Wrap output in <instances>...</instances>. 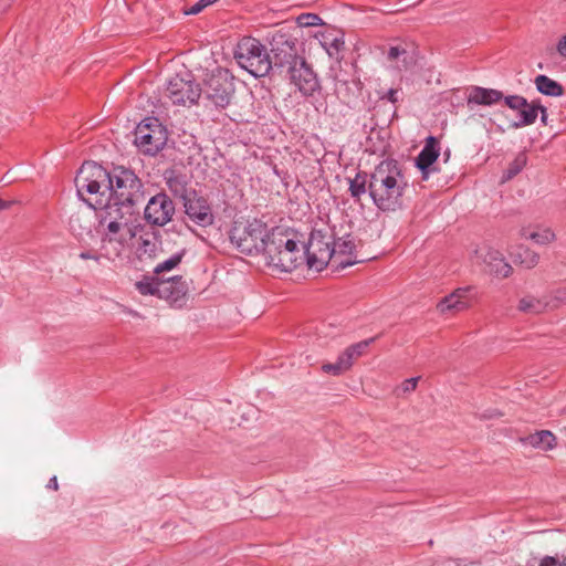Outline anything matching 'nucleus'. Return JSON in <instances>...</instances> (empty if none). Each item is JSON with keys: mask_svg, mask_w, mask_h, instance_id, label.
Wrapping results in <instances>:
<instances>
[{"mask_svg": "<svg viewBox=\"0 0 566 566\" xmlns=\"http://www.w3.org/2000/svg\"><path fill=\"white\" fill-rule=\"evenodd\" d=\"M80 198L84 192L94 196L92 200L104 199L107 206L134 211L144 200L143 182L137 175L125 167H114L112 171L94 161L84 163L75 177Z\"/></svg>", "mask_w": 566, "mask_h": 566, "instance_id": "nucleus-1", "label": "nucleus"}, {"mask_svg": "<svg viewBox=\"0 0 566 566\" xmlns=\"http://www.w3.org/2000/svg\"><path fill=\"white\" fill-rule=\"evenodd\" d=\"M408 188L401 165L395 159L380 161L371 171L369 197L381 211H396L403 207Z\"/></svg>", "mask_w": 566, "mask_h": 566, "instance_id": "nucleus-2", "label": "nucleus"}, {"mask_svg": "<svg viewBox=\"0 0 566 566\" xmlns=\"http://www.w3.org/2000/svg\"><path fill=\"white\" fill-rule=\"evenodd\" d=\"M263 253L270 266L291 272L304 263L296 232L289 228H272L265 239Z\"/></svg>", "mask_w": 566, "mask_h": 566, "instance_id": "nucleus-3", "label": "nucleus"}, {"mask_svg": "<svg viewBox=\"0 0 566 566\" xmlns=\"http://www.w3.org/2000/svg\"><path fill=\"white\" fill-rule=\"evenodd\" d=\"M234 59L240 67L254 77L268 75L272 70L270 53L265 45L251 36L242 38L234 50Z\"/></svg>", "mask_w": 566, "mask_h": 566, "instance_id": "nucleus-4", "label": "nucleus"}, {"mask_svg": "<svg viewBox=\"0 0 566 566\" xmlns=\"http://www.w3.org/2000/svg\"><path fill=\"white\" fill-rule=\"evenodd\" d=\"M334 231L315 229L311 232L308 242L300 247L304 253V262L310 269L322 271L334 256Z\"/></svg>", "mask_w": 566, "mask_h": 566, "instance_id": "nucleus-5", "label": "nucleus"}, {"mask_svg": "<svg viewBox=\"0 0 566 566\" xmlns=\"http://www.w3.org/2000/svg\"><path fill=\"white\" fill-rule=\"evenodd\" d=\"M270 62L273 72L284 73L303 56L297 51V39L289 32L276 31L270 40Z\"/></svg>", "mask_w": 566, "mask_h": 566, "instance_id": "nucleus-6", "label": "nucleus"}, {"mask_svg": "<svg viewBox=\"0 0 566 566\" xmlns=\"http://www.w3.org/2000/svg\"><path fill=\"white\" fill-rule=\"evenodd\" d=\"M168 133L157 118H146L138 124L135 144L146 155L155 156L167 144Z\"/></svg>", "mask_w": 566, "mask_h": 566, "instance_id": "nucleus-7", "label": "nucleus"}, {"mask_svg": "<svg viewBox=\"0 0 566 566\" xmlns=\"http://www.w3.org/2000/svg\"><path fill=\"white\" fill-rule=\"evenodd\" d=\"M201 87L191 74L171 77L166 86V96L174 105L191 106L197 104L201 96Z\"/></svg>", "mask_w": 566, "mask_h": 566, "instance_id": "nucleus-8", "label": "nucleus"}, {"mask_svg": "<svg viewBox=\"0 0 566 566\" xmlns=\"http://www.w3.org/2000/svg\"><path fill=\"white\" fill-rule=\"evenodd\" d=\"M235 85L227 71L213 73L206 82L205 97L217 108H226L233 98Z\"/></svg>", "mask_w": 566, "mask_h": 566, "instance_id": "nucleus-9", "label": "nucleus"}, {"mask_svg": "<svg viewBox=\"0 0 566 566\" xmlns=\"http://www.w3.org/2000/svg\"><path fill=\"white\" fill-rule=\"evenodd\" d=\"M268 233L266 224L254 219L244 227L241 233L233 232L231 241L242 253L253 254L254 252H263Z\"/></svg>", "mask_w": 566, "mask_h": 566, "instance_id": "nucleus-10", "label": "nucleus"}, {"mask_svg": "<svg viewBox=\"0 0 566 566\" xmlns=\"http://www.w3.org/2000/svg\"><path fill=\"white\" fill-rule=\"evenodd\" d=\"M82 200L93 208L94 211H98L96 217L98 218L99 223L106 224L107 232L105 234H109L112 237H116L124 227H127V219L125 217L130 216L134 212L123 208L107 206V203H104V199L90 200L83 198Z\"/></svg>", "mask_w": 566, "mask_h": 566, "instance_id": "nucleus-11", "label": "nucleus"}, {"mask_svg": "<svg viewBox=\"0 0 566 566\" xmlns=\"http://www.w3.org/2000/svg\"><path fill=\"white\" fill-rule=\"evenodd\" d=\"M175 212L176 207L172 199L161 191L148 200L144 209V219L153 227H165L172 220Z\"/></svg>", "mask_w": 566, "mask_h": 566, "instance_id": "nucleus-12", "label": "nucleus"}, {"mask_svg": "<svg viewBox=\"0 0 566 566\" xmlns=\"http://www.w3.org/2000/svg\"><path fill=\"white\" fill-rule=\"evenodd\" d=\"M284 73H286L291 83L294 84L305 97L313 96L321 90L316 73L304 57L297 61L295 65L290 66Z\"/></svg>", "mask_w": 566, "mask_h": 566, "instance_id": "nucleus-13", "label": "nucleus"}, {"mask_svg": "<svg viewBox=\"0 0 566 566\" xmlns=\"http://www.w3.org/2000/svg\"><path fill=\"white\" fill-rule=\"evenodd\" d=\"M182 203L187 218L195 224L206 228L213 223L214 216L211 205L197 191L192 192Z\"/></svg>", "mask_w": 566, "mask_h": 566, "instance_id": "nucleus-14", "label": "nucleus"}, {"mask_svg": "<svg viewBox=\"0 0 566 566\" xmlns=\"http://www.w3.org/2000/svg\"><path fill=\"white\" fill-rule=\"evenodd\" d=\"M504 104L509 108L517 111L518 120L511 124L513 128L530 126L535 123L538 116L537 99L528 103L527 99L521 95H507L504 97Z\"/></svg>", "mask_w": 566, "mask_h": 566, "instance_id": "nucleus-15", "label": "nucleus"}, {"mask_svg": "<svg viewBox=\"0 0 566 566\" xmlns=\"http://www.w3.org/2000/svg\"><path fill=\"white\" fill-rule=\"evenodd\" d=\"M474 252L478 260L484 264V271L488 273L497 277H507L512 273V266L505 261L500 251L489 247H481Z\"/></svg>", "mask_w": 566, "mask_h": 566, "instance_id": "nucleus-16", "label": "nucleus"}, {"mask_svg": "<svg viewBox=\"0 0 566 566\" xmlns=\"http://www.w3.org/2000/svg\"><path fill=\"white\" fill-rule=\"evenodd\" d=\"M440 155L439 140L429 136L421 151L416 157V167L421 171L422 180H428L430 175L437 171L434 163Z\"/></svg>", "mask_w": 566, "mask_h": 566, "instance_id": "nucleus-17", "label": "nucleus"}, {"mask_svg": "<svg viewBox=\"0 0 566 566\" xmlns=\"http://www.w3.org/2000/svg\"><path fill=\"white\" fill-rule=\"evenodd\" d=\"M558 302H566V290H557L554 300L526 295L520 300L517 308L525 314H541L548 308L556 307Z\"/></svg>", "mask_w": 566, "mask_h": 566, "instance_id": "nucleus-18", "label": "nucleus"}, {"mask_svg": "<svg viewBox=\"0 0 566 566\" xmlns=\"http://www.w3.org/2000/svg\"><path fill=\"white\" fill-rule=\"evenodd\" d=\"M164 179L167 188L176 198H180L182 202L195 192V189L188 188L189 178L186 174L176 170L167 169L164 172Z\"/></svg>", "mask_w": 566, "mask_h": 566, "instance_id": "nucleus-19", "label": "nucleus"}, {"mask_svg": "<svg viewBox=\"0 0 566 566\" xmlns=\"http://www.w3.org/2000/svg\"><path fill=\"white\" fill-rule=\"evenodd\" d=\"M471 291H472L471 286L455 290L453 293L443 297L438 303V310L441 313H448V312H460V311L468 308L471 303V298L469 296Z\"/></svg>", "mask_w": 566, "mask_h": 566, "instance_id": "nucleus-20", "label": "nucleus"}, {"mask_svg": "<svg viewBox=\"0 0 566 566\" xmlns=\"http://www.w3.org/2000/svg\"><path fill=\"white\" fill-rule=\"evenodd\" d=\"M387 59L395 63V67L399 71L410 70L417 63L415 51L409 50L406 45L390 46Z\"/></svg>", "mask_w": 566, "mask_h": 566, "instance_id": "nucleus-21", "label": "nucleus"}, {"mask_svg": "<svg viewBox=\"0 0 566 566\" xmlns=\"http://www.w3.org/2000/svg\"><path fill=\"white\" fill-rule=\"evenodd\" d=\"M98 211L88 206L86 210H77L70 217V229L76 237L88 234L92 231L93 218Z\"/></svg>", "mask_w": 566, "mask_h": 566, "instance_id": "nucleus-22", "label": "nucleus"}, {"mask_svg": "<svg viewBox=\"0 0 566 566\" xmlns=\"http://www.w3.org/2000/svg\"><path fill=\"white\" fill-rule=\"evenodd\" d=\"M333 249H334V255H336V254L348 255L350 258L347 261L339 262V265L342 268H347V266H350L358 262L356 260V253H355V250H356L355 239L352 234H345L344 237L338 238V239H336L334 237Z\"/></svg>", "mask_w": 566, "mask_h": 566, "instance_id": "nucleus-23", "label": "nucleus"}, {"mask_svg": "<svg viewBox=\"0 0 566 566\" xmlns=\"http://www.w3.org/2000/svg\"><path fill=\"white\" fill-rule=\"evenodd\" d=\"M503 97V93L501 91L494 88H484L480 86L472 87L469 97L468 104H476V105H493L500 102Z\"/></svg>", "mask_w": 566, "mask_h": 566, "instance_id": "nucleus-24", "label": "nucleus"}, {"mask_svg": "<svg viewBox=\"0 0 566 566\" xmlns=\"http://www.w3.org/2000/svg\"><path fill=\"white\" fill-rule=\"evenodd\" d=\"M524 444L544 451L553 450L557 444L556 436L549 430H538L521 439Z\"/></svg>", "mask_w": 566, "mask_h": 566, "instance_id": "nucleus-25", "label": "nucleus"}, {"mask_svg": "<svg viewBox=\"0 0 566 566\" xmlns=\"http://www.w3.org/2000/svg\"><path fill=\"white\" fill-rule=\"evenodd\" d=\"M371 179V172L359 170L354 178H348V191L354 202L360 203L361 198L367 192L369 193V185Z\"/></svg>", "mask_w": 566, "mask_h": 566, "instance_id": "nucleus-26", "label": "nucleus"}, {"mask_svg": "<svg viewBox=\"0 0 566 566\" xmlns=\"http://www.w3.org/2000/svg\"><path fill=\"white\" fill-rule=\"evenodd\" d=\"M124 238L112 237L109 234H103L101 240V255L102 259L114 261L122 255L124 250Z\"/></svg>", "mask_w": 566, "mask_h": 566, "instance_id": "nucleus-27", "label": "nucleus"}, {"mask_svg": "<svg viewBox=\"0 0 566 566\" xmlns=\"http://www.w3.org/2000/svg\"><path fill=\"white\" fill-rule=\"evenodd\" d=\"M136 290L143 295H157L161 297V293L167 292L169 283H161L158 277L145 276L143 280L136 282Z\"/></svg>", "mask_w": 566, "mask_h": 566, "instance_id": "nucleus-28", "label": "nucleus"}, {"mask_svg": "<svg viewBox=\"0 0 566 566\" xmlns=\"http://www.w3.org/2000/svg\"><path fill=\"white\" fill-rule=\"evenodd\" d=\"M161 283H169L170 285L167 286L166 293H161V298L177 302L187 293V284L181 276L176 275L167 280H161Z\"/></svg>", "mask_w": 566, "mask_h": 566, "instance_id": "nucleus-29", "label": "nucleus"}, {"mask_svg": "<svg viewBox=\"0 0 566 566\" xmlns=\"http://www.w3.org/2000/svg\"><path fill=\"white\" fill-rule=\"evenodd\" d=\"M375 339H376V337H371V338L358 342L356 344H353V345L348 346L340 354V357L344 360V363L346 364L348 369L352 368V366L356 359L361 357L367 352V348L369 347V345L371 343H374Z\"/></svg>", "mask_w": 566, "mask_h": 566, "instance_id": "nucleus-30", "label": "nucleus"}, {"mask_svg": "<svg viewBox=\"0 0 566 566\" xmlns=\"http://www.w3.org/2000/svg\"><path fill=\"white\" fill-rule=\"evenodd\" d=\"M535 85L539 93L547 96H560L564 92L563 86L546 75H537Z\"/></svg>", "mask_w": 566, "mask_h": 566, "instance_id": "nucleus-31", "label": "nucleus"}, {"mask_svg": "<svg viewBox=\"0 0 566 566\" xmlns=\"http://www.w3.org/2000/svg\"><path fill=\"white\" fill-rule=\"evenodd\" d=\"M140 242L137 248L139 258L148 256L153 258L156 254L158 248V238L155 232L145 233L139 238Z\"/></svg>", "mask_w": 566, "mask_h": 566, "instance_id": "nucleus-32", "label": "nucleus"}, {"mask_svg": "<svg viewBox=\"0 0 566 566\" xmlns=\"http://www.w3.org/2000/svg\"><path fill=\"white\" fill-rule=\"evenodd\" d=\"M515 261L526 269H533L539 261V255L526 247H518L514 253Z\"/></svg>", "mask_w": 566, "mask_h": 566, "instance_id": "nucleus-33", "label": "nucleus"}, {"mask_svg": "<svg viewBox=\"0 0 566 566\" xmlns=\"http://www.w3.org/2000/svg\"><path fill=\"white\" fill-rule=\"evenodd\" d=\"M527 157L524 153H520L512 163H510L507 169L502 176V182H506L517 176L523 168L526 166Z\"/></svg>", "mask_w": 566, "mask_h": 566, "instance_id": "nucleus-34", "label": "nucleus"}, {"mask_svg": "<svg viewBox=\"0 0 566 566\" xmlns=\"http://www.w3.org/2000/svg\"><path fill=\"white\" fill-rule=\"evenodd\" d=\"M360 90V82L353 78L350 81L336 78L335 80V92L338 96L348 97L350 94H355V91Z\"/></svg>", "mask_w": 566, "mask_h": 566, "instance_id": "nucleus-35", "label": "nucleus"}, {"mask_svg": "<svg viewBox=\"0 0 566 566\" xmlns=\"http://www.w3.org/2000/svg\"><path fill=\"white\" fill-rule=\"evenodd\" d=\"M321 44L329 57L338 59V54L344 48L345 42L342 36H324Z\"/></svg>", "mask_w": 566, "mask_h": 566, "instance_id": "nucleus-36", "label": "nucleus"}, {"mask_svg": "<svg viewBox=\"0 0 566 566\" xmlns=\"http://www.w3.org/2000/svg\"><path fill=\"white\" fill-rule=\"evenodd\" d=\"M185 254H186V250L185 249H182L181 251L172 254L169 259L158 263L155 266V269H154V273L156 275H159V274H161V273H164L166 271H170V270L177 268L180 264V262H181L182 258L185 256Z\"/></svg>", "mask_w": 566, "mask_h": 566, "instance_id": "nucleus-37", "label": "nucleus"}, {"mask_svg": "<svg viewBox=\"0 0 566 566\" xmlns=\"http://www.w3.org/2000/svg\"><path fill=\"white\" fill-rule=\"evenodd\" d=\"M522 235L525 239L533 240L537 244H546L555 238L554 232L549 229H544L542 231H530L528 229H523Z\"/></svg>", "mask_w": 566, "mask_h": 566, "instance_id": "nucleus-38", "label": "nucleus"}, {"mask_svg": "<svg viewBox=\"0 0 566 566\" xmlns=\"http://www.w3.org/2000/svg\"><path fill=\"white\" fill-rule=\"evenodd\" d=\"M322 370L326 374H331L333 376H339L345 371L349 370L342 359L340 355L338 356L335 363H326L322 365Z\"/></svg>", "mask_w": 566, "mask_h": 566, "instance_id": "nucleus-39", "label": "nucleus"}, {"mask_svg": "<svg viewBox=\"0 0 566 566\" xmlns=\"http://www.w3.org/2000/svg\"><path fill=\"white\" fill-rule=\"evenodd\" d=\"M297 24L300 27H316L322 25L323 20L315 13H302L297 17Z\"/></svg>", "mask_w": 566, "mask_h": 566, "instance_id": "nucleus-40", "label": "nucleus"}, {"mask_svg": "<svg viewBox=\"0 0 566 566\" xmlns=\"http://www.w3.org/2000/svg\"><path fill=\"white\" fill-rule=\"evenodd\" d=\"M218 0H198L195 4L184 10L187 15L198 14L208 6L216 3Z\"/></svg>", "mask_w": 566, "mask_h": 566, "instance_id": "nucleus-41", "label": "nucleus"}, {"mask_svg": "<svg viewBox=\"0 0 566 566\" xmlns=\"http://www.w3.org/2000/svg\"><path fill=\"white\" fill-rule=\"evenodd\" d=\"M78 258L82 259V260H93V261L99 263L101 259H102V255H101V252H96V251H92V250H86V251H82L78 254Z\"/></svg>", "mask_w": 566, "mask_h": 566, "instance_id": "nucleus-42", "label": "nucleus"}, {"mask_svg": "<svg viewBox=\"0 0 566 566\" xmlns=\"http://www.w3.org/2000/svg\"><path fill=\"white\" fill-rule=\"evenodd\" d=\"M419 379H420V377H412V378L406 379L401 385L402 391L403 392L413 391L417 387Z\"/></svg>", "mask_w": 566, "mask_h": 566, "instance_id": "nucleus-43", "label": "nucleus"}, {"mask_svg": "<svg viewBox=\"0 0 566 566\" xmlns=\"http://www.w3.org/2000/svg\"><path fill=\"white\" fill-rule=\"evenodd\" d=\"M398 94H399V91L396 90V88H390L387 94H386V98L391 102L392 104L397 103L398 102Z\"/></svg>", "mask_w": 566, "mask_h": 566, "instance_id": "nucleus-44", "label": "nucleus"}, {"mask_svg": "<svg viewBox=\"0 0 566 566\" xmlns=\"http://www.w3.org/2000/svg\"><path fill=\"white\" fill-rule=\"evenodd\" d=\"M537 106H538V112L541 113V122L543 124H547V109L545 106H543L539 101L537 99Z\"/></svg>", "mask_w": 566, "mask_h": 566, "instance_id": "nucleus-45", "label": "nucleus"}, {"mask_svg": "<svg viewBox=\"0 0 566 566\" xmlns=\"http://www.w3.org/2000/svg\"><path fill=\"white\" fill-rule=\"evenodd\" d=\"M557 51L560 55L566 57V35L559 40L557 44Z\"/></svg>", "mask_w": 566, "mask_h": 566, "instance_id": "nucleus-46", "label": "nucleus"}, {"mask_svg": "<svg viewBox=\"0 0 566 566\" xmlns=\"http://www.w3.org/2000/svg\"><path fill=\"white\" fill-rule=\"evenodd\" d=\"M500 416H501V413L496 410H486L480 416V418L481 419H492V418H496Z\"/></svg>", "mask_w": 566, "mask_h": 566, "instance_id": "nucleus-47", "label": "nucleus"}, {"mask_svg": "<svg viewBox=\"0 0 566 566\" xmlns=\"http://www.w3.org/2000/svg\"><path fill=\"white\" fill-rule=\"evenodd\" d=\"M46 489H50V490H53V491H57L59 490V483H57V479L56 476H52L48 484H46Z\"/></svg>", "mask_w": 566, "mask_h": 566, "instance_id": "nucleus-48", "label": "nucleus"}, {"mask_svg": "<svg viewBox=\"0 0 566 566\" xmlns=\"http://www.w3.org/2000/svg\"><path fill=\"white\" fill-rule=\"evenodd\" d=\"M556 565V559L554 557H545L544 559H542L539 566H555Z\"/></svg>", "mask_w": 566, "mask_h": 566, "instance_id": "nucleus-49", "label": "nucleus"}, {"mask_svg": "<svg viewBox=\"0 0 566 566\" xmlns=\"http://www.w3.org/2000/svg\"><path fill=\"white\" fill-rule=\"evenodd\" d=\"M10 206H11L10 201H6V200L0 199V211H2L4 209H8Z\"/></svg>", "mask_w": 566, "mask_h": 566, "instance_id": "nucleus-50", "label": "nucleus"}, {"mask_svg": "<svg viewBox=\"0 0 566 566\" xmlns=\"http://www.w3.org/2000/svg\"><path fill=\"white\" fill-rule=\"evenodd\" d=\"M559 566H566V557L563 559V562L559 564Z\"/></svg>", "mask_w": 566, "mask_h": 566, "instance_id": "nucleus-51", "label": "nucleus"}]
</instances>
